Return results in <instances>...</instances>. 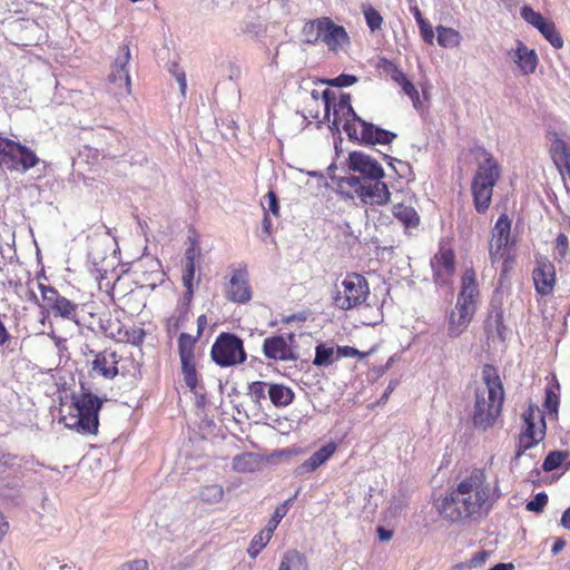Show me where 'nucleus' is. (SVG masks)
I'll return each instance as SVG.
<instances>
[{"label": "nucleus", "mask_w": 570, "mask_h": 570, "mask_svg": "<svg viewBox=\"0 0 570 570\" xmlns=\"http://www.w3.org/2000/svg\"><path fill=\"white\" fill-rule=\"evenodd\" d=\"M520 14L524 21L538 30L548 20L540 12L534 11L530 6H523L520 10Z\"/></svg>", "instance_id": "de8ad7c7"}, {"label": "nucleus", "mask_w": 570, "mask_h": 570, "mask_svg": "<svg viewBox=\"0 0 570 570\" xmlns=\"http://www.w3.org/2000/svg\"><path fill=\"white\" fill-rule=\"evenodd\" d=\"M41 299L39 307L53 317L78 323V304L62 296L55 287L38 284Z\"/></svg>", "instance_id": "f8f14e48"}, {"label": "nucleus", "mask_w": 570, "mask_h": 570, "mask_svg": "<svg viewBox=\"0 0 570 570\" xmlns=\"http://www.w3.org/2000/svg\"><path fill=\"white\" fill-rule=\"evenodd\" d=\"M560 384L556 376L546 387V397L543 402L544 409L550 413H558L559 401H560Z\"/></svg>", "instance_id": "2f4dec72"}, {"label": "nucleus", "mask_w": 570, "mask_h": 570, "mask_svg": "<svg viewBox=\"0 0 570 570\" xmlns=\"http://www.w3.org/2000/svg\"><path fill=\"white\" fill-rule=\"evenodd\" d=\"M303 30L308 42L315 43L322 41L330 50L335 52L350 42V37L344 27L335 24L327 17L317 18L307 22Z\"/></svg>", "instance_id": "9d476101"}, {"label": "nucleus", "mask_w": 570, "mask_h": 570, "mask_svg": "<svg viewBox=\"0 0 570 570\" xmlns=\"http://www.w3.org/2000/svg\"><path fill=\"white\" fill-rule=\"evenodd\" d=\"M294 343V333H289L287 336L272 335L263 341L262 351L266 360L274 362H295L298 360V354Z\"/></svg>", "instance_id": "dca6fc26"}, {"label": "nucleus", "mask_w": 570, "mask_h": 570, "mask_svg": "<svg viewBox=\"0 0 570 570\" xmlns=\"http://www.w3.org/2000/svg\"><path fill=\"white\" fill-rule=\"evenodd\" d=\"M485 328L489 333L494 332L500 340H505L508 328L504 324V313L501 307H495L489 313L485 322Z\"/></svg>", "instance_id": "c756f323"}, {"label": "nucleus", "mask_w": 570, "mask_h": 570, "mask_svg": "<svg viewBox=\"0 0 570 570\" xmlns=\"http://www.w3.org/2000/svg\"><path fill=\"white\" fill-rule=\"evenodd\" d=\"M532 279L538 295H551L557 283L554 265L546 257L538 259L532 271Z\"/></svg>", "instance_id": "aec40b11"}, {"label": "nucleus", "mask_w": 570, "mask_h": 570, "mask_svg": "<svg viewBox=\"0 0 570 570\" xmlns=\"http://www.w3.org/2000/svg\"><path fill=\"white\" fill-rule=\"evenodd\" d=\"M570 453L568 451H551L544 459L542 463V469L546 472L553 471L560 468L566 460L569 458Z\"/></svg>", "instance_id": "ea45409f"}, {"label": "nucleus", "mask_w": 570, "mask_h": 570, "mask_svg": "<svg viewBox=\"0 0 570 570\" xmlns=\"http://www.w3.org/2000/svg\"><path fill=\"white\" fill-rule=\"evenodd\" d=\"M130 49L128 45L119 47V55L115 59L109 81L114 85L117 95H130L131 81L127 69L130 61Z\"/></svg>", "instance_id": "6ab92c4d"}, {"label": "nucleus", "mask_w": 570, "mask_h": 570, "mask_svg": "<svg viewBox=\"0 0 570 570\" xmlns=\"http://www.w3.org/2000/svg\"><path fill=\"white\" fill-rule=\"evenodd\" d=\"M92 371L107 380H112L118 375L117 352L106 348L95 354L92 360Z\"/></svg>", "instance_id": "b1692460"}, {"label": "nucleus", "mask_w": 570, "mask_h": 570, "mask_svg": "<svg viewBox=\"0 0 570 570\" xmlns=\"http://www.w3.org/2000/svg\"><path fill=\"white\" fill-rule=\"evenodd\" d=\"M548 503V495L544 492L535 494L533 500L529 501L525 509L531 512H541Z\"/></svg>", "instance_id": "864d4df0"}, {"label": "nucleus", "mask_w": 570, "mask_h": 570, "mask_svg": "<svg viewBox=\"0 0 570 570\" xmlns=\"http://www.w3.org/2000/svg\"><path fill=\"white\" fill-rule=\"evenodd\" d=\"M269 387V383L263 381H256L249 384L248 393L255 402H261L266 396V387Z\"/></svg>", "instance_id": "09e8293b"}, {"label": "nucleus", "mask_w": 570, "mask_h": 570, "mask_svg": "<svg viewBox=\"0 0 570 570\" xmlns=\"http://www.w3.org/2000/svg\"><path fill=\"white\" fill-rule=\"evenodd\" d=\"M561 524L570 530V507L563 512L561 517Z\"/></svg>", "instance_id": "338daca9"}, {"label": "nucleus", "mask_w": 570, "mask_h": 570, "mask_svg": "<svg viewBox=\"0 0 570 570\" xmlns=\"http://www.w3.org/2000/svg\"><path fill=\"white\" fill-rule=\"evenodd\" d=\"M489 553L487 551H480L478 553H475L471 560V562L474 564V566H478L482 562L485 561V559L488 558Z\"/></svg>", "instance_id": "e2e57ef3"}, {"label": "nucleus", "mask_w": 570, "mask_h": 570, "mask_svg": "<svg viewBox=\"0 0 570 570\" xmlns=\"http://www.w3.org/2000/svg\"><path fill=\"white\" fill-rule=\"evenodd\" d=\"M356 81H357V78L355 76L347 75V73H341L338 77L331 80L330 83L332 86H336V87H348V86L354 85Z\"/></svg>", "instance_id": "4d7b16f0"}, {"label": "nucleus", "mask_w": 570, "mask_h": 570, "mask_svg": "<svg viewBox=\"0 0 570 570\" xmlns=\"http://www.w3.org/2000/svg\"><path fill=\"white\" fill-rule=\"evenodd\" d=\"M419 26V29H420V33L423 38V40L428 43V45H433V41H434V31H433V28L432 26L425 20L423 22H421Z\"/></svg>", "instance_id": "13d9d810"}, {"label": "nucleus", "mask_w": 570, "mask_h": 570, "mask_svg": "<svg viewBox=\"0 0 570 570\" xmlns=\"http://www.w3.org/2000/svg\"><path fill=\"white\" fill-rule=\"evenodd\" d=\"M399 86L402 88L403 92L410 97L416 107L420 104V94L415 86L407 79V77L401 81Z\"/></svg>", "instance_id": "5fc2aeb1"}, {"label": "nucleus", "mask_w": 570, "mask_h": 570, "mask_svg": "<svg viewBox=\"0 0 570 570\" xmlns=\"http://www.w3.org/2000/svg\"><path fill=\"white\" fill-rule=\"evenodd\" d=\"M370 296L367 279L358 273H347L333 295V305L343 311L353 309Z\"/></svg>", "instance_id": "1a4fd4ad"}, {"label": "nucleus", "mask_w": 570, "mask_h": 570, "mask_svg": "<svg viewBox=\"0 0 570 570\" xmlns=\"http://www.w3.org/2000/svg\"><path fill=\"white\" fill-rule=\"evenodd\" d=\"M524 425L519 434L515 456L539 444L546 436V421L540 410L530 405L522 414Z\"/></svg>", "instance_id": "9b49d317"}, {"label": "nucleus", "mask_w": 570, "mask_h": 570, "mask_svg": "<svg viewBox=\"0 0 570 570\" xmlns=\"http://www.w3.org/2000/svg\"><path fill=\"white\" fill-rule=\"evenodd\" d=\"M370 352H361L355 347L352 346H338L336 348V358H343V357H358V358H365Z\"/></svg>", "instance_id": "8fccbe9b"}, {"label": "nucleus", "mask_w": 570, "mask_h": 570, "mask_svg": "<svg viewBox=\"0 0 570 570\" xmlns=\"http://www.w3.org/2000/svg\"><path fill=\"white\" fill-rule=\"evenodd\" d=\"M115 570H149V562L146 559H134L121 563Z\"/></svg>", "instance_id": "6e6d98bb"}, {"label": "nucleus", "mask_w": 570, "mask_h": 570, "mask_svg": "<svg viewBox=\"0 0 570 570\" xmlns=\"http://www.w3.org/2000/svg\"><path fill=\"white\" fill-rule=\"evenodd\" d=\"M324 102L325 118L330 120V110L333 108V125L338 127L341 124H354L360 117L351 105V95L342 94L336 98L330 90H324L322 94Z\"/></svg>", "instance_id": "f3484780"}, {"label": "nucleus", "mask_w": 570, "mask_h": 570, "mask_svg": "<svg viewBox=\"0 0 570 570\" xmlns=\"http://www.w3.org/2000/svg\"><path fill=\"white\" fill-rule=\"evenodd\" d=\"M226 298L233 303L245 304L252 299V288L248 284L246 267L233 271L229 282L225 287Z\"/></svg>", "instance_id": "412c9836"}, {"label": "nucleus", "mask_w": 570, "mask_h": 570, "mask_svg": "<svg viewBox=\"0 0 570 570\" xmlns=\"http://www.w3.org/2000/svg\"><path fill=\"white\" fill-rule=\"evenodd\" d=\"M102 403L104 400L90 391L72 394V407L76 413L69 417H62L65 425L81 434L96 435L99 429V411Z\"/></svg>", "instance_id": "20e7f679"}, {"label": "nucleus", "mask_w": 570, "mask_h": 570, "mask_svg": "<svg viewBox=\"0 0 570 570\" xmlns=\"http://www.w3.org/2000/svg\"><path fill=\"white\" fill-rule=\"evenodd\" d=\"M484 387L475 391V404L472 415L473 425L480 430H488L494 425L502 412L504 389L497 368L484 365L482 368Z\"/></svg>", "instance_id": "f03ea898"}, {"label": "nucleus", "mask_w": 570, "mask_h": 570, "mask_svg": "<svg viewBox=\"0 0 570 570\" xmlns=\"http://www.w3.org/2000/svg\"><path fill=\"white\" fill-rule=\"evenodd\" d=\"M379 66L397 85L406 78L405 73L386 58H382Z\"/></svg>", "instance_id": "a18cd8bd"}, {"label": "nucleus", "mask_w": 570, "mask_h": 570, "mask_svg": "<svg viewBox=\"0 0 570 570\" xmlns=\"http://www.w3.org/2000/svg\"><path fill=\"white\" fill-rule=\"evenodd\" d=\"M291 567H301L303 570H309L306 557L294 549L284 553L278 570H291Z\"/></svg>", "instance_id": "72a5a7b5"}, {"label": "nucleus", "mask_w": 570, "mask_h": 570, "mask_svg": "<svg viewBox=\"0 0 570 570\" xmlns=\"http://www.w3.org/2000/svg\"><path fill=\"white\" fill-rule=\"evenodd\" d=\"M510 56L522 75L529 76L534 73L539 62L534 49H529L521 40H518L515 49L510 51Z\"/></svg>", "instance_id": "5701e85b"}, {"label": "nucleus", "mask_w": 570, "mask_h": 570, "mask_svg": "<svg viewBox=\"0 0 570 570\" xmlns=\"http://www.w3.org/2000/svg\"><path fill=\"white\" fill-rule=\"evenodd\" d=\"M491 508L492 494L487 472L474 468L449 490L439 511L451 522H462L488 513Z\"/></svg>", "instance_id": "f257e3e1"}, {"label": "nucleus", "mask_w": 570, "mask_h": 570, "mask_svg": "<svg viewBox=\"0 0 570 570\" xmlns=\"http://www.w3.org/2000/svg\"><path fill=\"white\" fill-rule=\"evenodd\" d=\"M438 43L443 48H456L460 46L462 36L461 33L450 27L438 26Z\"/></svg>", "instance_id": "7c9ffc66"}, {"label": "nucleus", "mask_w": 570, "mask_h": 570, "mask_svg": "<svg viewBox=\"0 0 570 570\" xmlns=\"http://www.w3.org/2000/svg\"><path fill=\"white\" fill-rule=\"evenodd\" d=\"M471 321L468 318H461V315H458L453 311L450 314L449 317V326H448V334L450 337H458L463 332L466 331L468 326L470 325Z\"/></svg>", "instance_id": "58836bf2"}, {"label": "nucleus", "mask_w": 570, "mask_h": 570, "mask_svg": "<svg viewBox=\"0 0 570 570\" xmlns=\"http://www.w3.org/2000/svg\"><path fill=\"white\" fill-rule=\"evenodd\" d=\"M479 295L475 271L466 268L461 277V287L453 312L461 315V318L472 321L476 311Z\"/></svg>", "instance_id": "2eb2a0df"}, {"label": "nucleus", "mask_w": 570, "mask_h": 570, "mask_svg": "<svg viewBox=\"0 0 570 570\" xmlns=\"http://www.w3.org/2000/svg\"><path fill=\"white\" fill-rule=\"evenodd\" d=\"M17 460V456L16 455H12V454H3L0 459V462L3 464V465H7V466H11L14 464Z\"/></svg>", "instance_id": "69168bd1"}, {"label": "nucleus", "mask_w": 570, "mask_h": 570, "mask_svg": "<svg viewBox=\"0 0 570 570\" xmlns=\"http://www.w3.org/2000/svg\"><path fill=\"white\" fill-rule=\"evenodd\" d=\"M336 358V350L332 346H327L324 343H321L315 348V357L313 364L315 366H330L332 365Z\"/></svg>", "instance_id": "f704fd0d"}, {"label": "nucleus", "mask_w": 570, "mask_h": 570, "mask_svg": "<svg viewBox=\"0 0 570 570\" xmlns=\"http://www.w3.org/2000/svg\"><path fill=\"white\" fill-rule=\"evenodd\" d=\"M343 128L351 140L365 145H386L396 138L394 132L367 122L361 117L354 124H344Z\"/></svg>", "instance_id": "4468645a"}, {"label": "nucleus", "mask_w": 570, "mask_h": 570, "mask_svg": "<svg viewBox=\"0 0 570 570\" xmlns=\"http://www.w3.org/2000/svg\"><path fill=\"white\" fill-rule=\"evenodd\" d=\"M195 272L196 265H183V285L185 287V298L189 303L194 296L195 291Z\"/></svg>", "instance_id": "4c0bfd02"}, {"label": "nucleus", "mask_w": 570, "mask_h": 570, "mask_svg": "<svg viewBox=\"0 0 570 570\" xmlns=\"http://www.w3.org/2000/svg\"><path fill=\"white\" fill-rule=\"evenodd\" d=\"M210 356L222 367L242 364L246 361L244 343L233 333H222L212 346Z\"/></svg>", "instance_id": "ddd939ff"}, {"label": "nucleus", "mask_w": 570, "mask_h": 570, "mask_svg": "<svg viewBox=\"0 0 570 570\" xmlns=\"http://www.w3.org/2000/svg\"><path fill=\"white\" fill-rule=\"evenodd\" d=\"M266 206L263 205L264 213H272L275 217L279 216L278 198L274 190L265 195Z\"/></svg>", "instance_id": "603ef678"}, {"label": "nucleus", "mask_w": 570, "mask_h": 570, "mask_svg": "<svg viewBox=\"0 0 570 570\" xmlns=\"http://www.w3.org/2000/svg\"><path fill=\"white\" fill-rule=\"evenodd\" d=\"M392 213L405 229L415 228L420 224V216L412 206L400 203L393 206Z\"/></svg>", "instance_id": "c85d7f7f"}, {"label": "nucleus", "mask_w": 570, "mask_h": 570, "mask_svg": "<svg viewBox=\"0 0 570 570\" xmlns=\"http://www.w3.org/2000/svg\"><path fill=\"white\" fill-rule=\"evenodd\" d=\"M513 568L512 563H498L489 570H513Z\"/></svg>", "instance_id": "774afa93"}, {"label": "nucleus", "mask_w": 570, "mask_h": 570, "mask_svg": "<svg viewBox=\"0 0 570 570\" xmlns=\"http://www.w3.org/2000/svg\"><path fill=\"white\" fill-rule=\"evenodd\" d=\"M338 187L342 190L350 189L346 191V196L350 198L356 196L366 206H383L391 200V193L382 178L364 180L356 176L342 177Z\"/></svg>", "instance_id": "39448f33"}, {"label": "nucleus", "mask_w": 570, "mask_h": 570, "mask_svg": "<svg viewBox=\"0 0 570 570\" xmlns=\"http://www.w3.org/2000/svg\"><path fill=\"white\" fill-rule=\"evenodd\" d=\"M512 220L507 214L497 219L489 243V255L492 264L502 263V272L507 273L515 258V240L511 237Z\"/></svg>", "instance_id": "423d86ee"}, {"label": "nucleus", "mask_w": 570, "mask_h": 570, "mask_svg": "<svg viewBox=\"0 0 570 570\" xmlns=\"http://www.w3.org/2000/svg\"><path fill=\"white\" fill-rule=\"evenodd\" d=\"M200 256V248L196 238L190 239V244L185 252V265H196V259Z\"/></svg>", "instance_id": "3c124183"}, {"label": "nucleus", "mask_w": 570, "mask_h": 570, "mask_svg": "<svg viewBox=\"0 0 570 570\" xmlns=\"http://www.w3.org/2000/svg\"><path fill=\"white\" fill-rule=\"evenodd\" d=\"M268 396L273 405L276 407H285L293 402L294 392L284 384L272 383L269 384Z\"/></svg>", "instance_id": "cd10ccee"}, {"label": "nucleus", "mask_w": 570, "mask_h": 570, "mask_svg": "<svg viewBox=\"0 0 570 570\" xmlns=\"http://www.w3.org/2000/svg\"><path fill=\"white\" fill-rule=\"evenodd\" d=\"M292 499H288L276 507L274 513L265 525L266 529H269V531L274 533L282 519L287 514Z\"/></svg>", "instance_id": "c03bdc74"}, {"label": "nucleus", "mask_w": 570, "mask_h": 570, "mask_svg": "<svg viewBox=\"0 0 570 570\" xmlns=\"http://www.w3.org/2000/svg\"><path fill=\"white\" fill-rule=\"evenodd\" d=\"M410 11L414 16L415 21H416L417 24H420L421 22L425 21V19L422 16V12H421L420 8L416 4L410 7Z\"/></svg>", "instance_id": "0e129e2a"}, {"label": "nucleus", "mask_w": 570, "mask_h": 570, "mask_svg": "<svg viewBox=\"0 0 570 570\" xmlns=\"http://www.w3.org/2000/svg\"><path fill=\"white\" fill-rule=\"evenodd\" d=\"M200 498L204 502L214 504L218 503L224 498V489L219 484H209L202 489Z\"/></svg>", "instance_id": "37998d69"}, {"label": "nucleus", "mask_w": 570, "mask_h": 570, "mask_svg": "<svg viewBox=\"0 0 570 570\" xmlns=\"http://www.w3.org/2000/svg\"><path fill=\"white\" fill-rule=\"evenodd\" d=\"M262 228H263V232L265 234V236H269L271 233H272V220L269 218V215L268 213H264V217H263V220H262Z\"/></svg>", "instance_id": "052dcab7"}, {"label": "nucleus", "mask_w": 570, "mask_h": 570, "mask_svg": "<svg viewBox=\"0 0 570 570\" xmlns=\"http://www.w3.org/2000/svg\"><path fill=\"white\" fill-rule=\"evenodd\" d=\"M273 532L269 529L263 528L258 533H256L249 542L247 548V553L252 559H256L257 556L262 552V550L268 544L273 537Z\"/></svg>", "instance_id": "473e14b6"}, {"label": "nucleus", "mask_w": 570, "mask_h": 570, "mask_svg": "<svg viewBox=\"0 0 570 570\" xmlns=\"http://www.w3.org/2000/svg\"><path fill=\"white\" fill-rule=\"evenodd\" d=\"M142 363L137 360L132 353L128 354H118L117 353V370L118 375H121L125 379H129L134 382L141 380Z\"/></svg>", "instance_id": "393cba45"}, {"label": "nucleus", "mask_w": 570, "mask_h": 570, "mask_svg": "<svg viewBox=\"0 0 570 570\" xmlns=\"http://www.w3.org/2000/svg\"><path fill=\"white\" fill-rule=\"evenodd\" d=\"M261 459L257 454L244 452L234 456L232 468L238 473H252L259 469Z\"/></svg>", "instance_id": "bb28decb"}, {"label": "nucleus", "mask_w": 570, "mask_h": 570, "mask_svg": "<svg viewBox=\"0 0 570 570\" xmlns=\"http://www.w3.org/2000/svg\"><path fill=\"white\" fill-rule=\"evenodd\" d=\"M337 445L334 442H330L323 445L320 450L314 452L301 466L299 469L306 472H314L323 463H325L336 451Z\"/></svg>", "instance_id": "a878e982"}, {"label": "nucleus", "mask_w": 570, "mask_h": 570, "mask_svg": "<svg viewBox=\"0 0 570 570\" xmlns=\"http://www.w3.org/2000/svg\"><path fill=\"white\" fill-rule=\"evenodd\" d=\"M570 250L569 247V238L564 233L558 234L554 248H553V257L556 261L561 262L566 259Z\"/></svg>", "instance_id": "49530a36"}, {"label": "nucleus", "mask_w": 570, "mask_h": 570, "mask_svg": "<svg viewBox=\"0 0 570 570\" xmlns=\"http://www.w3.org/2000/svg\"><path fill=\"white\" fill-rule=\"evenodd\" d=\"M39 163L40 158L32 149L0 132V168L10 173L24 174Z\"/></svg>", "instance_id": "6e6552de"}, {"label": "nucleus", "mask_w": 570, "mask_h": 570, "mask_svg": "<svg viewBox=\"0 0 570 570\" xmlns=\"http://www.w3.org/2000/svg\"><path fill=\"white\" fill-rule=\"evenodd\" d=\"M539 31L553 48L561 49L563 47V39L553 21L547 20L541 28H539Z\"/></svg>", "instance_id": "c9c22d12"}, {"label": "nucleus", "mask_w": 570, "mask_h": 570, "mask_svg": "<svg viewBox=\"0 0 570 570\" xmlns=\"http://www.w3.org/2000/svg\"><path fill=\"white\" fill-rule=\"evenodd\" d=\"M362 12L364 14L365 22L372 32L382 29L383 17L375 8H373L371 4H363Z\"/></svg>", "instance_id": "e433bc0d"}, {"label": "nucleus", "mask_w": 570, "mask_h": 570, "mask_svg": "<svg viewBox=\"0 0 570 570\" xmlns=\"http://www.w3.org/2000/svg\"><path fill=\"white\" fill-rule=\"evenodd\" d=\"M11 338L9 331L7 330L2 315L0 314V346L6 345Z\"/></svg>", "instance_id": "bf43d9fd"}, {"label": "nucleus", "mask_w": 570, "mask_h": 570, "mask_svg": "<svg viewBox=\"0 0 570 570\" xmlns=\"http://www.w3.org/2000/svg\"><path fill=\"white\" fill-rule=\"evenodd\" d=\"M119 334H122V340L125 342L135 346H140L146 338L145 330L139 326H131L125 330H119Z\"/></svg>", "instance_id": "79ce46f5"}, {"label": "nucleus", "mask_w": 570, "mask_h": 570, "mask_svg": "<svg viewBox=\"0 0 570 570\" xmlns=\"http://www.w3.org/2000/svg\"><path fill=\"white\" fill-rule=\"evenodd\" d=\"M433 279L438 285L450 284L455 273V254L451 246L441 244L431 259Z\"/></svg>", "instance_id": "a211bd4d"}, {"label": "nucleus", "mask_w": 570, "mask_h": 570, "mask_svg": "<svg viewBox=\"0 0 570 570\" xmlns=\"http://www.w3.org/2000/svg\"><path fill=\"white\" fill-rule=\"evenodd\" d=\"M348 165L353 171L361 174V176H357L358 179H377L385 176L382 166L374 158L361 151H353L350 154Z\"/></svg>", "instance_id": "4be33fe9"}, {"label": "nucleus", "mask_w": 570, "mask_h": 570, "mask_svg": "<svg viewBox=\"0 0 570 570\" xmlns=\"http://www.w3.org/2000/svg\"><path fill=\"white\" fill-rule=\"evenodd\" d=\"M478 167L471 183L474 208L484 214L492 202L493 188L501 177V167L498 160L483 147L474 149Z\"/></svg>", "instance_id": "7ed1b4c3"}, {"label": "nucleus", "mask_w": 570, "mask_h": 570, "mask_svg": "<svg viewBox=\"0 0 570 570\" xmlns=\"http://www.w3.org/2000/svg\"><path fill=\"white\" fill-rule=\"evenodd\" d=\"M377 535L381 541H389L392 539L393 532L383 527L377 528Z\"/></svg>", "instance_id": "680f3d73"}, {"label": "nucleus", "mask_w": 570, "mask_h": 570, "mask_svg": "<svg viewBox=\"0 0 570 570\" xmlns=\"http://www.w3.org/2000/svg\"><path fill=\"white\" fill-rule=\"evenodd\" d=\"M189 321V308L188 306H183L178 309L177 315L171 316L167 320V333L173 334L177 333L181 326L185 325L186 322Z\"/></svg>", "instance_id": "a19ab883"}, {"label": "nucleus", "mask_w": 570, "mask_h": 570, "mask_svg": "<svg viewBox=\"0 0 570 570\" xmlns=\"http://www.w3.org/2000/svg\"><path fill=\"white\" fill-rule=\"evenodd\" d=\"M207 316L205 314L199 315L197 318L196 335L193 336L188 333H180L177 341L184 381L189 390L194 393L197 392L198 386L195 348L198 340L207 327Z\"/></svg>", "instance_id": "0eeeda50"}]
</instances>
